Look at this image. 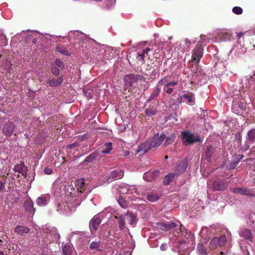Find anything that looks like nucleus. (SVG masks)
Returning <instances> with one entry per match:
<instances>
[{
    "label": "nucleus",
    "mask_w": 255,
    "mask_h": 255,
    "mask_svg": "<svg viewBox=\"0 0 255 255\" xmlns=\"http://www.w3.org/2000/svg\"><path fill=\"white\" fill-rule=\"evenodd\" d=\"M49 234L53 236L55 240L58 239L60 237L59 235L57 233V231L55 228L52 227L50 229Z\"/></svg>",
    "instance_id": "48"
},
{
    "label": "nucleus",
    "mask_w": 255,
    "mask_h": 255,
    "mask_svg": "<svg viewBox=\"0 0 255 255\" xmlns=\"http://www.w3.org/2000/svg\"><path fill=\"white\" fill-rule=\"evenodd\" d=\"M177 174L175 173H170L166 175L163 180V184L165 185H169L175 178Z\"/></svg>",
    "instance_id": "28"
},
{
    "label": "nucleus",
    "mask_w": 255,
    "mask_h": 255,
    "mask_svg": "<svg viewBox=\"0 0 255 255\" xmlns=\"http://www.w3.org/2000/svg\"><path fill=\"white\" fill-rule=\"evenodd\" d=\"M11 62L8 60L3 61L0 65V68L1 70H3L6 73L10 72L11 68Z\"/></svg>",
    "instance_id": "31"
},
{
    "label": "nucleus",
    "mask_w": 255,
    "mask_h": 255,
    "mask_svg": "<svg viewBox=\"0 0 255 255\" xmlns=\"http://www.w3.org/2000/svg\"><path fill=\"white\" fill-rule=\"evenodd\" d=\"M63 253L65 255H70L71 254V249L69 246H64L62 248Z\"/></svg>",
    "instance_id": "52"
},
{
    "label": "nucleus",
    "mask_w": 255,
    "mask_h": 255,
    "mask_svg": "<svg viewBox=\"0 0 255 255\" xmlns=\"http://www.w3.org/2000/svg\"><path fill=\"white\" fill-rule=\"evenodd\" d=\"M14 231L17 234L22 235L23 234L28 233L29 232V229L24 226H17Z\"/></svg>",
    "instance_id": "30"
},
{
    "label": "nucleus",
    "mask_w": 255,
    "mask_h": 255,
    "mask_svg": "<svg viewBox=\"0 0 255 255\" xmlns=\"http://www.w3.org/2000/svg\"><path fill=\"white\" fill-rule=\"evenodd\" d=\"M151 50L150 48H146L142 50L141 52L137 53L136 59L140 62L141 64L144 63V58L148 55V52Z\"/></svg>",
    "instance_id": "15"
},
{
    "label": "nucleus",
    "mask_w": 255,
    "mask_h": 255,
    "mask_svg": "<svg viewBox=\"0 0 255 255\" xmlns=\"http://www.w3.org/2000/svg\"><path fill=\"white\" fill-rule=\"evenodd\" d=\"M101 223V220L98 217H94L91 219L89 223V228L92 233L97 231Z\"/></svg>",
    "instance_id": "11"
},
{
    "label": "nucleus",
    "mask_w": 255,
    "mask_h": 255,
    "mask_svg": "<svg viewBox=\"0 0 255 255\" xmlns=\"http://www.w3.org/2000/svg\"><path fill=\"white\" fill-rule=\"evenodd\" d=\"M83 34L79 32L78 31H71L69 33V37L71 38H73L74 39H79V38H81V36H83Z\"/></svg>",
    "instance_id": "39"
},
{
    "label": "nucleus",
    "mask_w": 255,
    "mask_h": 255,
    "mask_svg": "<svg viewBox=\"0 0 255 255\" xmlns=\"http://www.w3.org/2000/svg\"><path fill=\"white\" fill-rule=\"evenodd\" d=\"M231 191L232 192L236 193V194H239L243 195H246V196H251L253 195V193L252 192V190L248 189L246 187L244 188H234L231 189Z\"/></svg>",
    "instance_id": "9"
},
{
    "label": "nucleus",
    "mask_w": 255,
    "mask_h": 255,
    "mask_svg": "<svg viewBox=\"0 0 255 255\" xmlns=\"http://www.w3.org/2000/svg\"><path fill=\"white\" fill-rule=\"evenodd\" d=\"M186 241L184 239L175 242L174 245V250L176 252H181L185 249Z\"/></svg>",
    "instance_id": "24"
},
{
    "label": "nucleus",
    "mask_w": 255,
    "mask_h": 255,
    "mask_svg": "<svg viewBox=\"0 0 255 255\" xmlns=\"http://www.w3.org/2000/svg\"><path fill=\"white\" fill-rule=\"evenodd\" d=\"M247 223L249 226L255 229V214H251L249 216Z\"/></svg>",
    "instance_id": "41"
},
{
    "label": "nucleus",
    "mask_w": 255,
    "mask_h": 255,
    "mask_svg": "<svg viewBox=\"0 0 255 255\" xmlns=\"http://www.w3.org/2000/svg\"><path fill=\"white\" fill-rule=\"evenodd\" d=\"M158 86H159L157 85V86L154 88L152 93L149 97V99L148 100V101H151L158 97L160 92V89L158 87Z\"/></svg>",
    "instance_id": "34"
},
{
    "label": "nucleus",
    "mask_w": 255,
    "mask_h": 255,
    "mask_svg": "<svg viewBox=\"0 0 255 255\" xmlns=\"http://www.w3.org/2000/svg\"><path fill=\"white\" fill-rule=\"evenodd\" d=\"M118 190L119 192L122 194H131L134 193L139 194L137 193V189L135 186H130L125 183L120 185Z\"/></svg>",
    "instance_id": "4"
},
{
    "label": "nucleus",
    "mask_w": 255,
    "mask_h": 255,
    "mask_svg": "<svg viewBox=\"0 0 255 255\" xmlns=\"http://www.w3.org/2000/svg\"><path fill=\"white\" fill-rule=\"evenodd\" d=\"M237 35L238 37V38L240 39L244 36V33L243 32H238L237 33Z\"/></svg>",
    "instance_id": "63"
},
{
    "label": "nucleus",
    "mask_w": 255,
    "mask_h": 255,
    "mask_svg": "<svg viewBox=\"0 0 255 255\" xmlns=\"http://www.w3.org/2000/svg\"><path fill=\"white\" fill-rule=\"evenodd\" d=\"M163 90L166 93L168 94H171L173 91V89L172 88L169 87L164 88V86H163Z\"/></svg>",
    "instance_id": "58"
},
{
    "label": "nucleus",
    "mask_w": 255,
    "mask_h": 255,
    "mask_svg": "<svg viewBox=\"0 0 255 255\" xmlns=\"http://www.w3.org/2000/svg\"><path fill=\"white\" fill-rule=\"evenodd\" d=\"M125 215H121L119 217L118 223L119 225V228L121 230H123L125 228V224L126 221Z\"/></svg>",
    "instance_id": "43"
},
{
    "label": "nucleus",
    "mask_w": 255,
    "mask_h": 255,
    "mask_svg": "<svg viewBox=\"0 0 255 255\" xmlns=\"http://www.w3.org/2000/svg\"><path fill=\"white\" fill-rule=\"evenodd\" d=\"M55 65L59 68H63L64 67L63 63L59 59H56L55 61Z\"/></svg>",
    "instance_id": "56"
},
{
    "label": "nucleus",
    "mask_w": 255,
    "mask_h": 255,
    "mask_svg": "<svg viewBox=\"0 0 255 255\" xmlns=\"http://www.w3.org/2000/svg\"><path fill=\"white\" fill-rule=\"evenodd\" d=\"M197 250L199 255H207L206 250L202 244H198Z\"/></svg>",
    "instance_id": "38"
},
{
    "label": "nucleus",
    "mask_w": 255,
    "mask_h": 255,
    "mask_svg": "<svg viewBox=\"0 0 255 255\" xmlns=\"http://www.w3.org/2000/svg\"><path fill=\"white\" fill-rule=\"evenodd\" d=\"M25 209L30 214L33 215L35 212V209L33 207V202L30 200H27L24 203Z\"/></svg>",
    "instance_id": "23"
},
{
    "label": "nucleus",
    "mask_w": 255,
    "mask_h": 255,
    "mask_svg": "<svg viewBox=\"0 0 255 255\" xmlns=\"http://www.w3.org/2000/svg\"><path fill=\"white\" fill-rule=\"evenodd\" d=\"M156 109L153 106L149 107L145 111V114L148 117H151L155 115L156 114Z\"/></svg>",
    "instance_id": "36"
},
{
    "label": "nucleus",
    "mask_w": 255,
    "mask_h": 255,
    "mask_svg": "<svg viewBox=\"0 0 255 255\" xmlns=\"http://www.w3.org/2000/svg\"><path fill=\"white\" fill-rule=\"evenodd\" d=\"M114 255H131V252L124 248L119 253H116Z\"/></svg>",
    "instance_id": "54"
},
{
    "label": "nucleus",
    "mask_w": 255,
    "mask_h": 255,
    "mask_svg": "<svg viewBox=\"0 0 255 255\" xmlns=\"http://www.w3.org/2000/svg\"><path fill=\"white\" fill-rule=\"evenodd\" d=\"M239 235L241 237L244 238L251 242L252 241L253 235L249 229H244L240 232Z\"/></svg>",
    "instance_id": "22"
},
{
    "label": "nucleus",
    "mask_w": 255,
    "mask_h": 255,
    "mask_svg": "<svg viewBox=\"0 0 255 255\" xmlns=\"http://www.w3.org/2000/svg\"><path fill=\"white\" fill-rule=\"evenodd\" d=\"M227 242V238L225 235H222L219 237L213 238L209 243V248L210 250H213L218 246L221 247L224 245Z\"/></svg>",
    "instance_id": "3"
},
{
    "label": "nucleus",
    "mask_w": 255,
    "mask_h": 255,
    "mask_svg": "<svg viewBox=\"0 0 255 255\" xmlns=\"http://www.w3.org/2000/svg\"><path fill=\"white\" fill-rule=\"evenodd\" d=\"M69 208L68 206H66L65 203H62L61 204H58L57 205V211L59 212L61 214L64 213V212L67 210H69Z\"/></svg>",
    "instance_id": "40"
},
{
    "label": "nucleus",
    "mask_w": 255,
    "mask_h": 255,
    "mask_svg": "<svg viewBox=\"0 0 255 255\" xmlns=\"http://www.w3.org/2000/svg\"><path fill=\"white\" fill-rule=\"evenodd\" d=\"M213 187L216 190L223 191L227 188V183L224 180H218L213 183Z\"/></svg>",
    "instance_id": "12"
},
{
    "label": "nucleus",
    "mask_w": 255,
    "mask_h": 255,
    "mask_svg": "<svg viewBox=\"0 0 255 255\" xmlns=\"http://www.w3.org/2000/svg\"><path fill=\"white\" fill-rule=\"evenodd\" d=\"M177 84V81H168L167 77H164L158 81L157 86L163 85L164 86V88H166L170 86L173 87L176 86Z\"/></svg>",
    "instance_id": "16"
},
{
    "label": "nucleus",
    "mask_w": 255,
    "mask_h": 255,
    "mask_svg": "<svg viewBox=\"0 0 255 255\" xmlns=\"http://www.w3.org/2000/svg\"><path fill=\"white\" fill-rule=\"evenodd\" d=\"M141 78H142V76L135 74H128L124 77V81L127 87H131L133 83L139 80H141Z\"/></svg>",
    "instance_id": "5"
},
{
    "label": "nucleus",
    "mask_w": 255,
    "mask_h": 255,
    "mask_svg": "<svg viewBox=\"0 0 255 255\" xmlns=\"http://www.w3.org/2000/svg\"><path fill=\"white\" fill-rule=\"evenodd\" d=\"M151 148L152 147L148 139H147L144 143H142L138 146L136 153H139L140 155H143Z\"/></svg>",
    "instance_id": "10"
},
{
    "label": "nucleus",
    "mask_w": 255,
    "mask_h": 255,
    "mask_svg": "<svg viewBox=\"0 0 255 255\" xmlns=\"http://www.w3.org/2000/svg\"><path fill=\"white\" fill-rule=\"evenodd\" d=\"M51 72L54 75H58L59 74L60 71L58 68L53 67L51 68Z\"/></svg>",
    "instance_id": "57"
},
{
    "label": "nucleus",
    "mask_w": 255,
    "mask_h": 255,
    "mask_svg": "<svg viewBox=\"0 0 255 255\" xmlns=\"http://www.w3.org/2000/svg\"><path fill=\"white\" fill-rule=\"evenodd\" d=\"M180 228V232H181V235L183 236L186 239H192L193 235L191 234L190 232H188V231L186 229H184L183 228Z\"/></svg>",
    "instance_id": "37"
},
{
    "label": "nucleus",
    "mask_w": 255,
    "mask_h": 255,
    "mask_svg": "<svg viewBox=\"0 0 255 255\" xmlns=\"http://www.w3.org/2000/svg\"><path fill=\"white\" fill-rule=\"evenodd\" d=\"M187 166V161L183 160L177 164L176 167V171H177L179 173H182L186 170Z\"/></svg>",
    "instance_id": "25"
},
{
    "label": "nucleus",
    "mask_w": 255,
    "mask_h": 255,
    "mask_svg": "<svg viewBox=\"0 0 255 255\" xmlns=\"http://www.w3.org/2000/svg\"><path fill=\"white\" fill-rule=\"evenodd\" d=\"M159 173L158 170L146 172L143 174V178L145 181L151 182L158 176Z\"/></svg>",
    "instance_id": "13"
},
{
    "label": "nucleus",
    "mask_w": 255,
    "mask_h": 255,
    "mask_svg": "<svg viewBox=\"0 0 255 255\" xmlns=\"http://www.w3.org/2000/svg\"><path fill=\"white\" fill-rule=\"evenodd\" d=\"M118 202L119 205H120V206L121 207H122L123 208L126 209L127 208L128 204H127V202H126V201L124 199L120 197L118 200Z\"/></svg>",
    "instance_id": "53"
},
{
    "label": "nucleus",
    "mask_w": 255,
    "mask_h": 255,
    "mask_svg": "<svg viewBox=\"0 0 255 255\" xmlns=\"http://www.w3.org/2000/svg\"><path fill=\"white\" fill-rule=\"evenodd\" d=\"M77 185L78 187V189L80 190V192H86V193H90L91 190L89 189L87 191H86L87 189V185H86L84 179L82 178L79 179L77 182Z\"/></svg>",
    "instance_id": "21"
},
{
    "label": "nucleus",
    "mask_w": 255,
    "mask_h": 255,
    "mask_svg": "<svg viewBox=\"0 0 255 255\" xmlns=\"http://www.w3.org/2000/svg\"><path fill=\"white\" fill-rule=\"evenodd\" d=\"M77 145V143L76 142H74L72 144H69L68 145L67 148L68 149H71L73 147H75Z\"/></svg>",
    "instance_id": "61"
},
{
    "label": "nucleus",
    "mask_w": 255,
    "mask_h": 255,
    "mask_svg": "<svg viewBox=\"0 0 255 255\" xmlns=\"http://www.w3.org/2000/svg\"><path fill=\"white\" fill-rule=\"evenodd\" d=\"M212 42H215V39L214 38H211L210 35H208L207 36L205 35H201L200 39L199 41L200 46H202L203 45H206L208 43H211Z\"/></svg>",
    "instance_id": "18"
},
{
    "label": "nucleus",
    "mask_w": 255,
    "mask_h": 255,
    "mask_svg": "<svg viewBox=\"0 0 255 255\" xmlns=\"http://www.w3.org/2000/svg\"><path fill=\"white\" fill-rule=\"evenodd\" d=\"M96 1H100L101 0H95ZM116 0H105L106 7L107 9L110 8L112 6L115 4Z\"/></svg>",
    "instance_id": "51"
},
{
    "label": "nucleus",
    "mask_w": 255,
    "mask_h": 255,
    "mask_svg": "<svg viewBox=\"0 0 255 255\" xmlns=\"http://www.w3.org/2000/svg\"><path fill=\"white\" fill-rule=\"evenodd\" d=\"M49 198L46 196H41L36 199V204L41 207L46 206L48 203Z\"/></svg>",
    "instance_id": "26"
},
{
    "label": "nucleus",
    "mask_w": 255,
    "mask_h": 255,
    "mask_svg": "<svg viewBox=\"0 0 255 255\" xmlns=\"http://www.w3.org/2000/svg\"><path fill=\"white\" fill-rule=\"evenodd\" d=\"M112 149V143L111 142H107L104 144V149L102 152L104 154L109 153Z\"/></svg>",
    "instance_id": "42"
},
{
    "label": "nucleus",
    "mask_w": 255,
    "mask_h": 255,
    "mask_svg": "<svg viewBox=\"0 0 255 255\" xmlns=\"http://www.w3.org/2000/svg\"><path fill=\"white\" fill-rule=\"evenodd\" d=\"M44 173L47 175H50L52 173V170L48 167H46L44 170Z\"/></svg>",
    "instance_id": "59"
},
{
    "label": "nucleus",
    "mask_w": 255,
    "mask_h": 255,
    "mask_svg": "<svg viewBox=\"0 0 255 255\" xmlns=\"http://www.w3.org/2000/svg\"><path fill=\"white\" fill-rule=\"evenodd\" d=\"M247 139L251 142L255 141V129H251L248 131L247 134Z\"/></svg>",
    "instance_id": "35"
},
{
    "label": "nucleus",
    "mask_w": 255,
    "mask_h": 255,
    "mask_svg": "<svg viewBox=\"0 0 255 255\" xmlns=\"http://www.w3.org/2000/svg\"><path fill=\"white\" fill-rule=\"evenodd\" d=\"M181 135L182 142L186 146L195 142L200 141L201 140L199 135L194 134L187 131H182Z\"/></svg>",
    "instance_id": "1"
},
{
    "label": "nucleus",
    "mask_w": 255,
    "mask_h": 255,
    "mask_svg": "<svg viewBox=\"0 0 255 255\" xmlns=\"http://www.w3.org/2000/svg\"><path fill=\"white\" fill-rule=\"evenodd\" d=\"M63 78L61 77L58 79H52L51 80H49L47 83L50 86L56 87L60 85L63 82Z\"/></svg>",
    "instance_id": "29"
},
{
    "label": "nucleus",
    "mask_w": 255,
    "mask_h": 255,
    "mask_svg": "<svg viewBox=\"0 0 255 255\" xmlns=\"http://www.w3.org/2000/svg\"><path fill=\"white\" fill-rule=\"evenodd\" d=\"M165 138V134H161L159 136L158 134H156L152 138L148 139V140L152 148L159 146L163 142Z\"/></svg>",
    "instance_id": "6"
},
{
    "label": "nucleus",
    "mask_w": 255,
    "mask_h": 255,
    "mask_svg": "<svg viewBox=\"0 0 255 255\" xmlns=\"http://www.w3.org/2000/svg\"><path fill=\"white\" fill-rule=\"evenodd\" d=\"M124 171L122 170H114L112 171L109 175V180H117L122 178L124 176Z\"/></svg>",
    "instance_id": "14"
},
{
    "label": "nucleus",
    "mask_w": 255,
    "mask_h": 255,
    "mask_svg": "<svg viewBox=\"0 0 255 255\" xmlns=\"http://www.w3.org/2000/svg\"><path fill=\"white\" fill-rule=\"evenodd\" d=\"M175 138V136L174 134H171L170 135L166 137L165 136L164 139H165V140L164 142V144L166 145L171 144L174 141Z\"/></svg>",
    "instance_id": "45"
},
{
    "label": "nucleus",
    "mask_w": 255,
    "mask_h": 255,
    "mask_svg": "<svg viewBox=\"0 0 255 255\" xmlns=\"http://www.w3.org/2000/svg\"><path fill=\"white\" fill-rule=\"evenodd\" d=\"M96 156L97 154L95 152L92 153L84 159L83 163L91 162L96 158Z\"/></svg>",
    "instance_id": "46"
},
{
    "label": "nucleus",
    "mask_w": 255,
    "mask_h": 255,
    "mask_svg": "<svg viewBox=\"0 0 255 255\" xmlns=\"http://www.w3.org/2000/svg\"><path fill=\"white\" fill-rule=\"evenodd\" d=\"M159 228L164 231H168L171 229L174 228L176 227V224L174 222H170L168 223H160L158 224Z\"/></svg>",
    "instance_id": "20"
},
{
    "label": "nucleus",
    "mask_w": 255,
    "mask_h": 255,
    "mask_svg": "<svg viewBox=\"0 0 255 255\" xmlns=\"http://www.w3.org/2000/svg\"><path fill=\"white\" fill-rule=\"evenodd\" d=\"M125 215L126 222L131 226H134L136 223L135 215L133 213H128Z\"/></svg>",
    "instance_id": "27"
},
{
    "label": "nucleus",
    "mask_w": 255,
    "mask_h": 255,
    "mask_svg": "<svg viewBox=\"0 0 255 255\" xmlns=\"http://www.w3.org/2000/svg\"><path fill=\"white\" fill-rule=\"evenodd\" d=\"M13 170L15 172H17L18 173L21 174L23 176H24L25 177L27 176L26 167L22 163L16 165L14 166Z\"/></svg>",
    "instance_id": "19"
},
{
    "label": "nucleus",
    "mask_w": 255,
    "mask_h": 255,
    "mask_svg": "<svg viewBox=\"0 0 255 255\" xmlns=\"http://www.w3.org/2000/svg\"><path fill=\"white\" fill-rule=\"evenodd\" d=\"M161 196L160 194L151 193L147 195V199L151 202H155L157 201Z\"/></svg>",
    "instance_id": "33"
},
{
    "label": "nucleus",
    "mask_w": 255,
    "mask_h": 255,
    "mask_svg": "<svg viewBox=\"0 0 255 255\" xmlns=\"http://www.w3.org/2000/svg\"><path fill=\"white\" fill-rule=\"evenodd\" d=\"M203 55V47L197 45L193 51L192 59L193 61L198 63Z\"/></svg>",
    "instance_id": "7"
},
{
    "label": "nucleus",
    "mask_w": 255,
    "mask_h": 255,
    "mask_svg": "<svg viewBox=\"0 0 255 255\" xmlns=\"http://www.w3.org/2000/svg\"><path fill=\"white\" fill-rule=\"evenodd\" d=\"M160 250L162 251H165L167 249V244H162L160 246Z\"/></svg>",
    "instance_id": "60"
},
{
    "label": "nucleus",
    "mask_w": 255,
    "mask_h": 255,
    "mask_svg": "<svg viewBox=\"0 0 255 255\" xmlns=\"http://www.w3.org/2000/svg\"><path fill=\"white\" fill-rule=\"evenodd\" d=\"M213 153V148L212 146H210L207 147L206 151V158L208 160H209L212 156Z\"/></svg>",
    "instance_id": "49"
},
{
    "label": "nucleus",
    "mask_w": 255,
    "mask_h": 255,
    "mask_svg": "<svg viewBox=\"0 0 255 255\" xmlns=\"http://www.w3.org/2000/svg\"><path fill=\"white\" fill-rule=\"evenodd\" d=\"M215 37V42H219L223 41L231 40L233 38L231 31L229 29H221L216 32Z\"/></svg>",
    "instance_id": "2"
},
{
    "label": "nucleus",
    "mask_w": 255,
    "mask_h": 255,
    "mask_svg": "<svg viewBox=\"0 0 255 255\" xmlns=\"http://www.w3.org/2000/svg\"><path fill=\"white\" fill-rule=\"evenodd\" d=\"M181 100H187L188 104L190 106L193 105L195 103V98L193 94H184L180 97Z\"/></svg>",
    "instance_id": "17"
},
{
    "label": "nucleus",
    "mask_w": 255,
    "mask_h": 255,
    "mask_svg": "<svg viewBox=\"0 0 255 255\" xmlns=\"http://www.w3.org/2000/svg\"><path fill=\"white\" fill-rule=\"evenodd\" d=\"M232 11L235 14L239 15L243 13V9L239 6H235L233 8Z\"/></svg>",
    "instance_id": "55"
},
{
    "label": "nucleus",
    "mask_w": 255,
    "mask_h": 255,
    "mask_svg": "<svg viewBox=\"0 0 255 255\" xmlns=\"http://www.w3.org/2000/svg\"><path fill=\"white\" fill-rule=\"evenodd\" d=\"M4 188H5L4 184L2 182H0V191L3 190Z\"/></svg>",
    "instance_id": "62"
},
{
    "label": "nucleus",
    "mask_w": 255,
    "mask_h": 255,
    "mask_svg": "<svg viewBox=\"0 0 255 255\" xmlns=\"http://www.w3.org/2000/svg\"><path fill=\"white\" fill-rule=\"evenodd\" d=\"M244 157L243 155L239 154L235 157V161L231 163V167L232 168L236 167L239 163L240 160Z\"/></svg>",
    "instance_id": "44"
},
{
    "label": "nucleus",
    "mask_w": 255,
    "mask_h": 255,
    "mask_svg": "<svg viewBox=\"0 0 255 255\" xmlns=\"http://www.w3.org/2000/svg\"><path fill=\"white\" fill-rule=\"evenodd\" d=\"M100 244H101V242L100 241H99V242H92L91 243V244H90V245L89 246V248L91 249L95 250L98 251V250H100Z\"/></svg>",
    "instance_id": "47"
},
{
    "label": "nucleus",
    "mask_w": 255,
    "mask_h": 255,
    "mask_svg": "<svg viewBox=\"0 0 255 255\" xmlns=\"http://www.w3.org/2000/svg\"><path fill=\"white\" fill-rule=\"evenodd\" d=\"M57 50L60 53L65 55H70L71 53L67 50V49L64 47H58L57 48Z\"/></svg>",
    "instance_id": "50"
},
{
    "label": "nucleus",
    "mask_w": 255,
    "mask_h": 255,
    "mask_svg": "<svg viewBox=\"0 0 255 255\" xmlns=\"http://www.w3.org/2000/svg\"><path fill=\"white\" fill-rule=\"evenodd\" d=\"M191 43L192 42L190 40L185 39L183 43H181L180 45V51L182 52H184L185 51L187 50Z\"/></svg>",
    "instance_id": "32"
},
{
    "label": "nucleus",
    "mask_w": 255,
    "mask_h": 255,
    "mask_svg": "<svg viewBox=\"0 0 255 255\" xmlns=\"http://www.w3.org/2000/svg\"><path fill=\"white\" fill-rule=\"evenodd\" d=\"M15 125L13 122H8L5 124L2 128V132L6 136H10L13 132Z\"/></svg>",
    "instance_id": "8"
},
{
    "label": "nucleus",
    "mask_w": 255,
    "mask_h": 255,
    "mask_svg": "<svg viewBox=\"0 0 255 255\" xmlns=\"http://www.w3.org/2000/svg\"><path fill=\"white\" fill-rule=\"evenodd\" d=\"M251 153L252 154L255 155V146L252 148Z\"/></svg>",
    "instance_id": "64"
}]
</instances>
